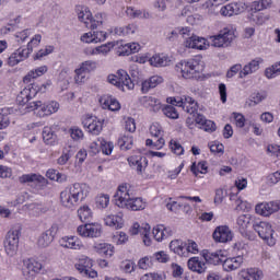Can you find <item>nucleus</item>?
I'll return each mask as SVG.
<instances>
[{
  "label": "nucleus",
  "mask_w": 280,
  "mask_h": 280,
  "mask_svg": "<svg viewBox=\"0 0 280 280\" xmlns=\"http://www.w3.org/2000/svg\"><path fill=\"white\" fill-rule=\"evenodd\" d=\"M58 235V224H52L48 230L39 234L37 237L38 248H49Z\"/></svg>",
  "instance_id": "nucleus-17"
},
{
  "label": "nucleus",
  "mask_w": 280,
  "mask_h": 280,
  "mask_svg": "<svg viewBox=\"0 0 280 280\" xmlns=\"http://www.w3.org/2000/svg\"><path fill=\"white\" fill-rule=\"evenodd\" d=\"M280 211V201H261L255 206V213L257 215H261L262 218H270L273 213H278Z\"/></svg>",
  "instance_id": "nucleus-16"
},
{
  "label": "nucleus",
  "mask_w": 280,
  "mask_h": 280,
  "mask_svg": "<svg viewBox=\"0 0 280 280\" xmlns=\"http://www.w3.org/2000/svg\"><path fill=\"white\" fill-rule=\"evenodd\" d=\"M175 71L184 80H198L205 72V61L198 57L182 60L176 63Z\"/></svg>",
  "instance_id": "nucleus-3"
},
{
  "label": "nucleus",
  "mask_w": 280,
  "mask_h": 280,
  "mask_svg": "<svg viewBox=\"0 0 280 280\" xmlns=\"http://www.w3.org/2000/svg\"><path fill=\"white\" fill-rule=\"evenodd\" d=\"M270 20V15L257 11H249L247 14V21L254 23L255 25H264L267 21Z\"/></svg>",
  "instance_id": "nucleus-40"
},
{
  "label": "nucleus",
  "mask_w": 280,
  "mask_h": 280,
  "mask_svg": "<svg viewBox=\"0 0 280 280\" xmlns=\"http://www.w3.org/2000/svg\"><path fill=\"white\" fill-rule=\"evenodd\" d=\"M133 143L135 140L131 135H122L118 139V144L121 148V150H131Z\"/></svg>",
  "instance_id": "nucleus-52"
},
{
  "label": "nucleus",
  "mask_w": 280,
  "mask_h": 280,
  "mask_svg": "<svg viewBox=\"0 0 280 280\" xmlns=\"http://www.w3.org/2000/svg\"><path fill=\"white\" fill-rule=\"evenodd\" d=\"M59 246L68 250H83L84 243L77 235H66L59 238Z\"/></svg>",
  "instance_id": "nucleus-22"
},
{
  "label": "nucleus",
  "mask_w": 280,
  "mask_h": 280,
  "mask_svg": "<svg viewBox=\"0 0 280 280\" xmlns=\"http://www.w3.org/2000/svg\"><path fill=\"white\" fill-rule=\"evenodd\" d=\"M49 71V67L47 65H43L39 67H36L32 69L24 78L23 82L24 84H27V82H32V80H38V78H43Z\"/></svg>",
  "instance_id": "nucleus-37"
},
{
  "label": "nucleus",
  "mask_w": 280,
  "mask_h": 280,
  "mask_svg": "<svg viewBox=\"0 0 280 280\" xmlns=\"http://www.w3.org/2000/svg\"><path fill=\"white\" fill-rule=\"evenodd\" d=\"M93 266H95V260L88 255L79 256L74 264L75 270L84 279H97V277H100V272L93 269Z\"/></svg>",
  "instance_id": "nucleus-8"
},
{
  "label": "nucleus",
  "mask_w": 280,
  "mask_h": 280,
  "mask_svg": "<svg viewBox=\"0 0 280 280\" xmlns=\"http://www.w3.org/2000/svg\"><path fill=\"white\" fill-rule=\"evenodd\" d=\"M129 166L136 170L142 178H152V175H145V167H148V160L142 155H131L127 159Z\"/></svg>",
  "instance_id": "nucleus-19"
},
{
  "label": "nucleus",
  "mask_w": 280,
  "mask_h": 280,
  "mask_svg": "<svg viewBox=\"0 0 280 280\" xmlns=\"http://www.w3.org/2000/svg\"><path fill=\"white\" fill-rule=\"evenodd\" d=\"M114 203L118 209H126L127 211H143L148 207V201L141 197H135L130 185H119L115 195Z\"/></svg>",
  "instance_id": "nucleus-1"
},
{
  "label": "nucleus",
  "mask_w": 280,
  "mask_h": 280,
  "mask_svg": "<svg viewBox=\"0 0 280 280\" xmlns=\"http://www.w3.org/2000/svg\"><path fill=\"white\" fill-rule=\"evenodd\" d=\"M261 62H264V59L259 57L247 62L240 72L241 80H244V78H247V75H253V73H257V71H259Z\"/></svg>",
  "instance_id": "nucleus-31"
},
{
  "label": "nucleus",
  "mask_w": 280,
  "mask_h": 280,
  "mask_svg": "<svg viewBox=\"0 0 280 280\" xmlns=\"http://www.w3.org/2000/svg\"><path fill=\"white\" fill-rule=\"evenodd\" d=\"M254 231L258 234L260 240H264L268 246H275L277 244V233L272 223L268 221H260L253 225Z\"/></svg>",
  "instance_id": "nucleus-10"
},
{
  "label": "nucleus",
  "mask_w": 280,
  "mask_h": 280,
  "mask_svg": "<svg viewBox=\"0 0 280 280\" xmlns=\"http://www.w3.org/2000/svg\"><path fill=\"white\" fill-rule=\"evenodd\" d=\"M108 38V33L104 31H90L86 33H83L80 36L81 43H84L85 45H97V43H104Z\"/></svg>",
  "instance_id": "nucleus-20"
},
{
  "label": "nucleus",
  "mask_w": 280,
  "mask_h": 280,
  "mask_svg": "<svg viewBox=\"0 0 280 280\" xmlns=\"http://www.w3.org/2000/svg\"><path fill=\"white\" fill-rule=\"evenodd\" d=\"M75 13L81 23H84V25L89 26L90 23L93 22V13L91 12V9L84 4H78L75 5Z\"/></svg>",
  "instance_id": "nucleus-35"
},
{
  "label": "nucleus",
  "mask_w": 280,
  "mask_h": 280,
  "mask_svg": "<svg viewBox=\"0 0 280 280\" xmlns=\"http://www.w3.org/2000/svg\"><path fill=\"white\" fill-rule=\"evenodd\" d=\"M196 125L205 132H215L217 126L213 120L207 119L202 114H197L195 117Z\"/></svg>",
  "instance_id": "nucleus-36"
},
{
  "label": "nucleus",
  "mask_w": 280,
  "mask_h": 280,
  "mask_svg": "<svg viewBox=\"0 0 280 280\" xmlns=\"http://www.w3.org/2000/svg\"><path fill=\"white\" fill-rule=\"evenodd\" d=\"M77 215L81 222H86L93 218V209L89 205H82L77 210Z\"/></svg>",
  "instance_id": "nucleus-45"
},
{
  "label": "nucleus",
  "mask_w": 280,
  "mask_h": 280,
  "mask_svg": "<svg viewBox=\"0 0 280 280\" xmlns=\"http://www.w3.org/2000/svg\"><path fill=\"white\" fill-rule=\"evenodd\" d=\"M43 271V262L36 258H27L23 260L22 275L26 280L36 279L37 275Z\"/></svg>",
  "instance_id": "nucleus-12"
},
{
  "label": "nucleus",
  "mask_w": 280,
  "mask_h": 280,
  "mask_svg": "<svg viewBox=\"0 0 280 280\" xmlns=\"http://www.w3.org/2000/svg\"><path fill=\"white\" fill-rule=\"evenodd\" d=\"M91 194V186L85 183H75L60 192V205L66 209H73L80 200H86Z\"/></svg>",
  "instance_id": "nucleus-2"
},
{
  "label": "nucleus",
  "mask_w": 280,
  "mask_h": 280,
  "mask_svg": "<svg viewBox=\"0 0 280 280\" xmlns=\"http://www.w3.org/2000/svg\"><path fill=\"white\" fill-rule=\"evenodd\" d=\"M266 183L269 187H275V185H279L280 183V170L270 173L266 176Z\"/></svg>",
  "instance_id": "nucleus-63"
},
{
  "label": "nucleus",
  "mask_w": 280,
  "mask_h": 280,
  "mask_svg": "<svg viewBox=\"0 0 280 280\" xmlns=\"http://www.w3.org/2000/svg\"><path fill=\"white\" fill-rule=\"evenodd\" d=\"M243 12H246V3L244 2H231L220 9L221 16L228 18L240 16Z\"/></svg>",
  "instance_id": "nucleus-21"
},
{
  "label": "nucleus",
  "mask_w": 280,
  "mask_h": 280,
  "mask_svg": "<svg viewBox=\"0 0 280 280\" xmlns=\"http://www.w3.org/2000/svg\"><path fill=\"white\" fill-rule=\"evenodd\" d=\"M265 100H268V92L260 91L253 93L249 98V106H257L261 104V102H265Z\"/></svg>",
  "instance_id": "nucleus-49"
},
{
  "label": "nucleus",
  "mask_w": 280,
  "mask_h": 280,
  "mask_svg": "<svg viewBox=\"0 0 280 280\" xmlns=\"http://www.w3.org/2000/svg\"><path fill=\"white\" fill-rule=\"evenodd\" d=\"M78 68L83 71V73H93L97 69V61L86 60L81 62Z\"/></svg>",
  "instance_id": "nucleus-55"
},
{
  "label": "nucleus",
  "mask_w": 280,
  "mask_h": 280,
  "mask_svg": "<svg viewBox=\"0 0 280 280\" xmlns=\"http://www.w3.org/2000/svg\"><path fill=\"white\" fill-rule=\"evenodd\" d=\"M190 170H191L192 174L198 176L199 174H207L209 166H207L206 161H200L198 163L194 162Z\"/></svg>",
  "instance_id": "nucleus-53"
},
{
  "label": "nucleus",
  "mask_w": 280,
  "mask_h": 280,
  "mask_svg": "<svg viewBox=\"0 0 280 280\" xmlns=\"http://www.w3.org/2000/svg\"><path fill=\"white\" fill-rule=\"evenodd\" d=\"M103 110H110L112 113H118L121 110V103L117 98L110 95H103L98 100Z\"/></svg>",
  "instance_id": "nucleus-28"
},
{
  "label": "nucleus",
  "mask_w": 280,
  "mask_h": 280,
  "mask_svg": "<svg viewBox=\"0 0 280 280\" xmlns=\"http://www.w3.org/2000/svg\"><path fill=\"white\" fill-rule=\"evenodd\" d=\"M138 31L139 26H137V24H128L113 28L112 34H115L116 36H130L132 34H137Z\"/></svg>",
  "instance_id": "nucleus-39"
},
{
  "label": "nucleus",
  "mask_w": 280,
  "mask_h": 280,
  "mask_svg": "<svg viewBox=\"0 0 280 280\" xmlns=\"http://www.w3.org/2000/svg\"><path fill=\"white\" fill-rule=\"evenodd\" d=\"M24 209L30 215H40L43 212V206L38 203H26Z\"/></svg>",
  "instance_id": "nucleus-62"
},
{
  "label": "nucleus",
  "mask_w": 280,
  "mask_h": 280,
  "mask_svg": "<svg viewBox=\"0 0 280 280\" xmlns=\"http://www.w3.org/2000/svg\"><path fill=\"white\" fill-rule=\"evenodd\" d=\"M253 220V215L250 214H241L237 220H236V224L237 226H240V229H248V226L250 225V221Z\"/></svg>",
  "instance_id": "nucleus-61"
},
{
  "label": "nucleus",
  "mask_w": 280,
  "mask_h": 280,
  "mask_svg": "<svg viewBox=\"0 0 280 280\" xmlns=\"http://www.w3.org/2000/svg\"><path fill=\"white\" fill-rule=\"evenodd\" d=\"M73 80L75 84L82 85V84H85V82L89 80V77L86 75V72L77 68L74 69Z\"/></svg>",
  "instance_id": "nucleus-64"
},
{
  "label": "nucleus",
  "mask_w": 280,
  "mask_h": 280,
  "mask_svg": "<svg viewBox=\"0 0 280 280\" xmlns=\"http://www.w3.org/2000/svg\"><path fill=\"white\" fill-rule=\"evenodd\" d=\"M172 228L165 226L164 224H158L152 229V236L155 242H163L167 237H172Z\"/></svg>",
  "instance_id": "nucleus-33"
},
{
  "label": "nucleus",
  "mask_w": 280,
  "mask_h": 280,
  "mask_svg": "<svg viewBox=\"0 0 280 280\" xmlns=\"http://www.w3.org/2000/svg\"><path fill=\"white\" fill-rule=\"evenodd\" d=\"M170 62H172V60L165 54H154L149 58L151 67H167Z\"/></svg>",
  "instance_id": "nucleus-41"
},
{
  "label": "nucleus",
  "mask_w": 280,
  "mask_h": 280,
  "mask_svg": "<svg viewBox=\"0 0 280 280\" xmlns=\"http://www.w3.org/2000/svg\"><path fill=\"white\" fill-rule=\"evenodd\" d=\"M185 49H197L198 51H207L210 47V43L205 37L198 35H191L183 42Z\"/></svg>",
  "instance_id": "nucleus-18"
},
{
  "label": "nucleus",
  "mask_w": 280,
  "mask_h": 280,
  "mask_svg": "<svg viewBox=\"0 0 280 280\" xmlns=\"http://www.w3.org/2000/svg\"><path fill=\"white\" fill-rule=\"evenodd\" d=\"M235 32L236 30L233 26H226L218 35L210 36L208 43L211 47H229L236 38Z\"/></svg>",
  "instance_id": "nucleus-9"
},
{
  "label": "nucleus",
  "mask_w": 280,
  "mask_h": 280,
  "mask_svg": "<svg viewBox=\"0 0 280 280\" xmlns=\"http://www.w3.org/2000/svg\"><path fill=\"white\" fill-rule=\"evenodd\" d=\"M140 237L142 240V243L144 246H152V226L149 224V226L143 228L142 234H140Z\"/></svg>",
  "instance_id": "nucleus-54"
},
{
  "label": "nucleus",
  "mask_w": 280,
  "mask_h": 280,
  "mask_svg": "<svg viewBox=\"0 0 280 280\" xmlns=\"http://www.w3.org/2000/svg\"><path fill=\"white\" fill-rule=\"evenodd\" d=\"M93 250L96 255L104 257L105 259H112L115 257V245L106 242H97L93 245Z\"/></svg>",
  "instance_id": "nucleus-27"
},
{
  "label": "nucleus",
  "mask_w": 280,
  "mask_h": 280,
  "mask_svg": "<svg viewBox=\"0 0 280 280\" xmlns=\"http://www.w3.org/2000/svg\"><path fill=\"white\" fill-rule=\"evenodd\" d=\"M30 51L27 48L20 47L15 51H13L9 59L8 65L9 67H16V65H20V62H23L24 60H27L30 58Z\"/></svg>",
  "instance_id": "nucleus-30"
},
{
  "label": "nucleus",
  "mask_w": 280,
  "mask_h": 280,
  "mask_svg": "<svg viewBox=\"0 0 280 280\" xmlns=\"http://www.w3.org/2000/svg\"><path fill=\"white\" fill-rule=\"evenodd\" d=\"M10 110L8 108L0 109V130H5L10 128Z\"/></svg>",
  "instance_id": "nucleus-51"
},
{
  "label": "nucleus",
  "mask_w": 280,
  "mask_h": 280,
  "mask_svg": "<svg viewBox=\"0 0 280 280\" xmlns=\"http://www.w3.org/2000/svg\"><path fill=\"white\" fill-rule=\"evenodd\" d=\"M26 104V113H34L39 119L51 117V115L60 110V103L56 101H48L46 103H43V101H33Z\"/></svg>",
  "instance_id": "nucleus-5"
},
{
  "label": "nucleus",
  "mask_w": 280,
  "mask_h": 280,
  "mask_svg": "<svg viewBox=\"0 0 280 280\" xmlns=\"http://www.w3.org/2000/svg\"><path fill=\"white\" fill-rule=\"evenodd\" d=\"M109 205H110V195L101 192L95 197V207L100 211H104L105 209H108Z\"/></svg>",
  "instance_id": "nucleus-44"
},
{
  "label": "nucleus",
  "mask_w": 280,
  "mask_h": 280,
  "mask_svg": "<svg viewBox=\"0 0 280 280\" xmlns=\"http://www.w3.org/2000/svg\"><path fill=\"white\" fill-rule=\"evenodd\" d=\"M71 75V69L69 68H63L58 77V85L60 86L61 91H67L69 89V84H71L72 80Z\"/></svg>",
  "instance_id": "nucleus-38"
},
{
  "label": "nucleus",
  "mask_w": 280,
  "mask_h": 280,
  "mask_svg": "<svg viewBox=\"0 0 280 280\" xmlns=\"http://www.w3.org/2000/svg\"><path fill=\"white\" fill-rule=\"evenodd\" d=\"M51 86H54V82H51V80H47L40 85L38 83H32L20 92L16 97V102L21 106H25V104H30V101L34 100L38 93H47Z\"/></svg>",
  "instance_id": "nucleus-6"
},
{
  "label": "nucleus",
  "mask_w": 280,
  "mask_h": 280,
  "mask_svg": "<svg viewBox=\"0 0 280 280\" xmlns=\"http://www.w3.org/2000/svg\"><path fill=\"white\" fill-rule=\"evenodd\" d=\"M141 103L143 104V106H145V108H150V110H152L153 113H159V110H161L163 106L161 105V101L153 96H143L141 98Z\"/></svg>",
  "instance_id": "nucleus-42"
},
{
  "label": "nucleus",
  "mask_w": 280,
  "mask_h": 280,
  "mask_svg": "<svg viewBox=\"0 0 280 280\" xmlns=\"http://www.w3.org/2000/svg\"><path fill=\"white\" fill-rule=\"evenodd\" d=\"M113 49H116L118 56H130L129 45L124 42H108L96 47H89L85 54L86 56H108Z\"/></svg>",
  "instance_id": "nucleus-4"
},
{
  "label": "nucleus",
  "mask_w": 280,
  "mask_h": 280,
  "mask_svg": "<svg viewBox=\"0 0 280 280\" xmlns=\"http://www.w3.org/2000/svg\"><path fill=\"white\" fill-rule=\"evenodd\" d=\"M126 14L127 16H129L130 19H151L152 15L150 14V12L145 11V10H139V9H135L132 7H128L126 10Z\"/></svg>",
  "instance_id": "nucleus-46"
},
{
  "label": "nucleus",
  "mask_w": 280,
  "mask_h": 280,
  "mask_svg": "<svg viewBox=\"0 0 280 280\" xmlns=\"http://www.w3.org/2000/svg\"><path fill=\"white\" fill-rule=\"evenodd\" d=\"M77 233L84 240H97L102 237V233H104V226L100 222L85 223L77 228Z\"/></svg>",
  "instance_id": "nucleus-11"
},
{
  "label": "nucleus",
  "mask_w": 280,
  "mask_h": 280,
  "mask_svg": "<svg viewBox=\"0 0 280 280\" xmlns=\"http://www.w3.org/2000/svg\"><path fill=\"white\" fill-rule=\"evenodd\" d=\"M54 51H56V47L54 45H47L35 52L34 60H43V58H47V56H50Z\"/></svg>",
  "instance_id": "nucleus-50"
},
{
  "label": "nucleus",
  "mask_w": 280,
  "mask_h": 280,
  "mask_svg": "<svg viewBox=\"0 0 280 280\" xmlns=\"http://www.w3.org/2000/svg\"><path fill=\"white\" fill-rule=\"evenodd\" d=\"M203 259L209 264H213V266H218L219 264H224V259H226V250L219 249L215 252H203Z\"/></svg>",
  "instance_id": "nucleus-32"
},
{
  "label": "nucleus",
  "mask_w": 280,
  "mask_h": 280,
  "mask_svg": "<svg viewBox=\"0 0 280 280\" xmlns=\"http://www.w3.org/2000/svg\"><path fill=\"white\" fill-rule=\"evenodd\" d=\"M20 183H39L40 185H45L47 179L38 174H24L19 178Z\"/></svg>",
  "instance_id": "nucleus-47"
},
{
  "label": "nucleus",
  "mask_w": 280,
  "mask_h": 280,
  "mask_svg": "<svg viewBox=\"0 0 280 280\" xmlns=\"http://www.w3.org/2000/svg\"><path fill=\"white\" fill-rule=\"evenodd\" d=\"M168 104L172 106H178L179 108H184L189 115L196 113L198 110V103L190 96H177L167 98Z\"/></svg>",
  "instance_id": "nucleus-15"
},
{
  "label": "nucleus",
  "mask_w": 280,
  "mask_h": 280,
  "mask_svg": "<svg viewBox=\"0 0 280 280\" xmlns=\"http://www.w3.org/2000/svg\"><path fill=\"white\" fill-rule=\"evenodd\" d=\"M43 40V35L40 34H35L30 42L26 45V50L28 51V54H32V51H34V49H36V47H38L40 45V42Z\"/></svg>",
  "instance_id": "nucleus-59"
},
{
  "label": "nucleus",
  "mask_w": 280,
  "mask_h": 280,
  "mask_svg": "<svg viewBox=\"0 0 280 280\" xmlns=\"http://www.w3.org/2000/svg\"><path fill=\"white\" fill-rule=\"evenodd\" d=\"M21 240V229H12L4 240V252L8 257H14L19 253V241Z\"/></svg>",
  "instance_id": "nucleus-13"
},
{
  "label": "nucleus",
  "mask_w": 280,
  "mask_h": 280,
  "mask_svg": "<svg viewBox=\"0 0 280 280\" xmlns=\"http://www.w3.org/2000/svg\"><path fill=\"white\" fill-rule=\"evenodd\" d=\"M69 135L73 141H82V139H84V131L78 126L71 127Z\"/></svg>",
  "instance_id": "nucleus-60"
},
{
  "label": "nucleus",
  "mask_w": 280,
  "mask_h": 280,
  "mask_svg": "<svg viewBox=\"0 0 280 280\" xmlns=\"http://www.w3.org/2000/svg\"><path fill=\"white\" fill-rule=\"evenodd\" d=\"M212 237L219 244H226L233 241V231L228 225H219L215 228Z\"/></svg>",
  "instance_id": "nucleus-24"
},
{
  "label": "nucleus",
  "mask_w": 280,
  "mask_h": 280,
  "mask_svg": "<svg viewBox=\"0 0 280 280\" xmlns=\"http://www.w3.org/2000/svg\"><path fill=\"white\" fill-rule=\"evenodd\" d=\"M105 122H106V119L98 118L96 116H85L82 119L83 128H85V130H88L90 135H94V137L102 135Z\"/></svg>",
  "instance_id": "nucleus-14"
},
{
  "label": "nucleus",
  "mask_w": 280,
  "mask_h": 280,
  "mask_svg": "<svg viewBox=\"0 0 280 280\" xmlns=\"http://www.w3.org/2000/svg\"><path fill=\"white\" fill-rule=\"evenodd\" d=\"M101 150L105 156H110L113 154V150H115V143L113 141L101 139Z\"/></svg>",
  "instance_id": "nucleus-58"
},
{
  "label": "nucleus",
  "mask_w": 280,
  "mask_h": 280,
  "mask_svg": "<svg viewBox=\"0 0 280 280\" xmlns=\"http://www.w3.org/2000/svg\"><path fill=\"white\" fill-rule=\"evenodd\" d=\"M244 254H240L236 256L228 257L223 260V270L225 272H235V270H240L242 266H244Z\"/></svg>",
  "instance_id": "nucleus-26"
},
{
  "label": "nucleus",
  "mask_w": 280,
  "mask_h": 280,
  "mask_svg": "<svg viewBox=\"0 0 280 280\" xmlns=\"http://www.w3.org/2000/svg\"><path fill=\"white\" fill-rule=\"evenodd\" d=\"M106 82L122 93H126V91H135V81H132L128 71L124 69H118L116 73H109L106 78Z\"/></svg>",
  "instance_id": "nucleus-7"
},
{
  "label": "nucleus",
  "mask_w": 280,
  "mask_h": 280,
  "mask_svg": "<svg viewBox=\"0 0 280 280\" xmlns=\"http://www.w3.org/2000/svg\"><path fill=\"white\" fill-rule=\"evenodd\" d=\"M42 135L46 145H56V143H58V136H56L51 127H44Z\"/></svg>",
  "instance_id": "nucleus-43"
},
{
  "label": "nucleus",
  "mask_w": 280,
  "mask_h": 280,
  "mask_svg": "<svg viewBox=\"0 0 280 280\" xmlns=\"http://www.w3.org/2000/svg\"><path fill=\"white\" fill-rule=\"evenodd\" d=\"M187 266L191 272H197V275H205L207 272V261L198 256L189 258Z\"/></svg>",
  "instance_id": "nucleus-34"
},
{
  "label": "nucleus",
  "mask_w": 280,
  "mask_h": 280,
  "mask_svg": "<svg viewBox=\"0 0 280 280\" xmlns=\"http://www.w3.org/2000/svg\"><path fill=\"white\" fill-rule=\"evenodd\" d=\"M238 280H264L266 275L259 267L241 269L237 273Z\"/></svg>",
  "instance_id": "nucleus-25"
},
{
  "label": "nucleus",
  "mask_w": 280,
  "mask_h": 280,
  "mask_svg": "<svg viewBox=\"0 0 280 280\" xmlns=\"http://www.w3.org/2000/svg\"><path fill=\"white\" fill-rule=\"evenodd\" d=\"M105 226H109V229H115L119 231L126 226V220L124 219V212H119L116 214L109 213L106 214L103 219Z\"/></svg>",
  "instance_id": "nucleus-23"
},
{
  "label": "nucleus",
  "mask_w": 280,
  "mask_h": 280,
  "mask_svg": "<svg viewBox=\"0 0 280 280\" xmlns=\"http://www.w3.org/2000/svg\"><path fill=\"white\" fill-rule=\"evenodd\" d=\"M170 248L175 255L179 257H186L185 255V243L180 240H174L170 243Z\"/></svg>",
  "instance_id": "nucleus-48"
},
{
  "label": "nucleus",
  "mask_w": 280,
  "mask_h": 280,
  "mask_svg": "<svg viewBox=\"0 0 280 280\" xmlns=\"http://www.w3.org/2000/svg\"><path fill=\"white\" fill-rule=\"evenodd\" d=\"M112 240L114 244H116V246H124V244H128V240H130V237L127 235L126 232L119 231L113 235Z\"/></svg>",
  "instance_id": "nucleus-56"
},
{
  "label": "nucleus",
  "mask_w": 280,
  "mask_h": 280,
  "mask_svg": "<svg viewBox=\"0 0 280 280\" xmlns=\"http://www.w3.org/2000/svg\"><path fill=\"white\" fill-rule=\"evenodd\" d=\"M164 79L161 75H152L149 79H144L140 83V91L143 95L150 93L151 89H156L159 84H163Z\"/></svg>",
  "instance_id": "nucleus-29"
},
{
  "label": "nucleus",
  "mask_w": 280,
  "mask_h": 280,
  "mask_svg": "<svg viewBox=\"0 0 280 280\" xmlns=\"http://www.w3.org/2000/svg\"><path fill=\"white\" fill-rule=\"evenodd\" d=\"M150 223H142L140 224L139 222H133L130 228H129V235H131L132 237L137 236V235H141L143 232V229L145 226H149Z\"/></svg>",
  "instance_id": "nucleus-57"
}]
</instances>
